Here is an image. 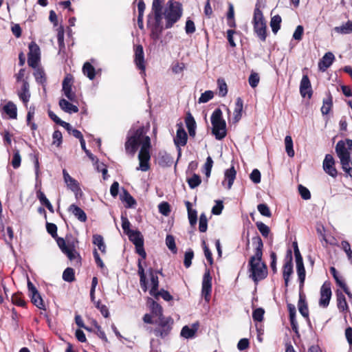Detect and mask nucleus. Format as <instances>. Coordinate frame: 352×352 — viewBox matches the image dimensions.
<instances>
[{"instance_id": "1", "label": "nucleus", "mask_w": 352, "mask_h": 352, "mask_svg": "<svg viewBox=\"0 0 352 352\" xmlns=\"http://www.w3.org/2000/svg\"><path fill=\"white\" fill-rule=\"evenodd\" d=\"M141 148L138 155L140 161L139 166L137 170L147 171L149 168L151 139L146 135V131L144 126L137 129H131L127 136L125 143V150L127 153L134 155L138 146Z\"/></svg>"}, {"instance_id": "2", "label": "nucleus", "mask_w": 352, "mask_h": 352, "mask_svg": "<svg viewBox=\"0 0 352 352\" xmlns=\"http://www.w3.org/2000/svg\"><path fill=\"white\" fill-rule=\"evenodd\" d=\"M253 243L255 245V252L249 261V271L250 277L257 283L267 276V270L265 264L261 261L263 247L261 239L259 236L254 238Z\"/></svg>"}, {"instance_id": "3", "label": "nucleus", "mask_w": 352, "mask_h": 352, "mask_svg": "<svg viewBox=\"0 0 352 352\" xmlns=\"http://www.w3.org/2000/svg\"><path fill=\"white\" fill-rule=\"evenodd\" d=\"M350 151H352L351 140H340L336 146V152L340 160L343 170L352 178V160Z\"/></svg>"}, {"instance_id": "4", "label": "nucleus", "mask_w": 352, "mask_h": 352, "mask_svg": "<svg viewBox=\"0 0 352 352\" xmlns=\"http://www.w3.org/2000/svg\"><path fill=\"white\" fill-rule=\"evenodd\" d=\"M183 14L182 5L173 0H169L166 3L164 11L162 12V19L166 21L165 28L169 29L177 23Z\"/></svg>"}, {"instance_id": "5", "label": "nucleus", "mask_w": 352, "mask_h": 352, "mask_svg": "<svg viewBox=\"0 0 352 352\" xmlns=\"http://www.w3.org/2000/svg\"><path fill=\"white\" fill-rule=\"evenodd\" d=\"M210 120L212 126V133L215 138L219 140L223 139L227 134L226 123L220 109H216L212 112Z\"/></svg>"}, {"instance_id": "6", "label": "nucleus", "mask_w": 352, "mask_h": 352, "mask_svg": "<svg viewBox=\"0 0 352 352\" xmlns=\"http://www.w3.org/2000/svg\"><path fill=\"white\" fill-rule=\"evenodd\" d=\"M253 25L254 30L258 37L262 41H265L267 37V25L263 15V12L258 8H256L254 9Z\"/></svg>"}, {"instance_id": "7", "label": "nucleus", "mask_w": 352, "mask_h": 352, "mask_svg": "<svg viewBox=\"0 0 352 352\" xmlns=\"http://www.w3.org/2000/svg\"><path fill=\"white\" fill-rule=\"evenodd\" d=\"M173 323V319L170 317L157 318L155 320L157 327L153 330L154 334L162 338L166 337L172 329Z\"/></svg>"}, {"instance_id": "8", "label": "nucleus", "mask_w": 352, "mask_h": 352, "mask_svg": "<svg viewBox=\"0 0 352 352\" xmlns=\"http://www.w3.org/2000/svg\"><path fill=\"white\" fill-rule=\"evenodd\" d=\"M56 241L60 249L67 255L70 261H73L77 264L80 263L79 254L76 250L73 243L65 241L63 238H58Z\"/></svg>"}, {"instance_id": "9", "label": "nucleus", "mask_w": 352, "mask_h": 352, "mask_svg": "<svg viewBox=\"0 0 352 352\" xmlns=\"http://www.w3.org/2000/svg\"><path fill=\"white\" fill-rule=\"evenodd\" d=\"M29 50L28 58V65L32 68H36L40 61V48L36 43L31 42L29 45Z\"/></svg>"}, {"instance_id": "10", "label": "nucleus", "mask_w": 352, "mask_h": 352, "mask_svg": "<svg viewBox=\"0 0 352 352\" xmlns=\"http://www.w3.org/2000/svg\"><path fill=\"white\" fill-rule=\"evenodd\" d=\"M28 288L32 303L40 309H45L43 300L36 288L30 280L28 282Z\"/></svg>"}, {"instance_id": "11", "label": "nucleus", "mask_w": 352, "mask_h": 352, "mask_svg": "<svg viewBox=\"0 0 352 352\" xmlns=\"http://www.w3.org/2000/svg\"><path fill=\"white\" fill-rule=\"evenodd\" d=\"M331 298V284L329 282H324L320 288V298L319 305L324 308L327 307Z\"/></svg>"}, {"instance_id": "12", "label": "nucleus", "mask_w": 352, "mask_h": 352, "mask_svg": "<svg viewBox=\"0 0 352 352\" xmlns=\"http://www.w3.org/2000/svg\"><path fill=\"white\" fill-rule=\"evenodd\" d=\"M212 291V276L210 271L206 270L204 273L202 280L201 294L206 301L210 300V294Z\"/></svg>"}, {"instance_id": "13", "label": "nucleus", "mask_w": 352, "mask_h": 352, "mask_svg": "<svg viewBox=\"0 0 352 352\" xmlns=\"http://www.w3.org/2000/svg\"><path fill=\"white\" fill-rule=\"evenodd\" d=\"M176 136L174 138V143L178 148V155L181 156V146L186 144L188 135L182 125L177 124Z\"/></svg>"}, {"instance_id": "14", "label": "nucleus", "mask_w": 352, "mask_h": 352, "mask_svg": "<svg viewBox=\"0 0 352 352\" xmlns=\"http://www.w3.org/2000/svg\"><path fill=\"white\" fill-rule=\"evenodd\" d=\"M73 85V77L70 74H67L63 81L62 91L68 100L74 101L76 99V94L72 91V87Z\"/></svg>"}, {"instance_id": "15", "label": "nucleus", "mask_w": 352, "mask_h": 352, "mask_svg": "<svg viewBox=\"0 0 352 352\" xmlns=\"http://www.w3.org/2000/svg\"><path fill=\"white\" fill-rule=\"evenodd\" d=\"M134 61L137 67L142 71L141 74L145 75V62L144 50L142 45H139L135 48Z\"/></svg>"}, {"instance_id": "16", "label": "nucleus", "mask_w": 352, "mask_h": 352, "mask_svg": "<svg viewBox=\"0 0 352 352\" xmlns=\"http://www.w3.org/2000/svg\"><path fill=\"white\" fill-rule=\"evenodd\" d=\"M287 257H289L288 260L285 261L283 265V276L285 281V285L286 287L288 286L290 276L293 273V264H292V251L289 250L287 251Z\"/></svg>"}, {"instance_id": "17", "label": "nucleus", "mask_w": 352, "mask_h": 352, "mask_svg": "<svg viewBox=\"0 0 352 352\" xmlns=\"http://www.w3.org/2000/svg\"><path fill=\"white\" fill-rule=\"evenodd\" d=\"M335 161L333 156L330 154L326 155L323 161L324 170L330 176L335 177L337 175V170L334 167Z\"/></svg>"}, {"instance_id": "18", "label": "nucleus", "mask_w": 352, "mask_h": 352, "mask_svg": "<svg viewBox=\"0 0 352 352\" xmlns=\"http://www.w3.org/2000/svg\"><path fill=\"white\" fill-rule=\"evenodd\" d=\"M18 96L23 102L25 107H28V103L30 99V85L27 80H23L21 88L18 91Z\"/></svg>"}, {"instance_id": "19", "label": "nucleus", "mask_w": 352, "mask_h": 352, "mask_svg": "<svg viewBox=\"0 0 352 352\" xmlns=\"http://www.w3.org/2000/svg\"><path fill=\"white\" fill-rule=\"evenodd\" d=\"M300 93L302 97L311 98L312 95L311 85L310 80L307 75H304L300 84Z\"/></svg>"}, {"instance_id": "20", "label": "nucleus", "mask_w": 352, "mask_h": 352, "mask_svg": "<svg viewBox=\"0 0 352 352\" xmlns=\"http://www.w3.org/2000/svg\"><path fill=\"white\" fill-rule=\"evenodd\" d=\"M63 179L64 182L66 184L67 188L70 189L74 193H77L80 191V188L79 187V184L73 177H72L69 174L67 173L66 170H63Z\"/></svg>"}, {"instance_id": "21", "label": "nucleus", "mask_w": 352, "mask_h": 352, "mask_svg": "<svg viewBox=\"0 0 352 352\" xmlns=\"http://www.w3.org/2000/svg\"><path fill=\"white\" fill-rule=\"evenodd\" d=\"M335 56L332 52H327L318 63V68L322 72H325L333 63Z\"/></svg>"}, {"instance_id": "22", "label": "nucleus", "mask_w": 352, "mask_h": 352, "mask_svg": "<svg viewBox=\"0 0 352 352\" xmlns=\"http://www.w3.org/2000/svg\"><path fill=\"white\" fill-rule=\"evenodd\" d=\"M236 172L234 166L226 170L224 173V180L222 182L223 186H226L228 189H230L236 178Z\"/></svg>"}, {"instance_id": "23", "label": "nucleus", "mask_w": 352, "mask_h": 352, "mask_svg": "<svg viewBox=\"0 0 352 352\" xmlns=\"http://www.w3.org/2000/svg\"><path fill=\"white\" fill-rule=\"evenodd\" d=\"M199 329V323H193L190 327L186 325L182 329L180 335L186 339L193 338Z\"/></svg>"}, {"instance_id": "24", "label": "nucleus", "mask_w": 352, "mask_h": 352, "mask_svg": "<svg viewBox=\"0 0 352 352\" xmlns=\"http://www.w3.org/2000/svg\"><path fill=\"white\" fill-rule=\"evenodd\" d=\"M164 0H153L152 4V10L154 13V17L157 25H160L162 19V4Z\"/></svg>"}, {"instance_id": "25", "label": "nucleus", "mask_w": 352, "mask_h": 352, "mask_svg": "<svg viewBox=\"0 0 352 352\" xmlns=\"http://www.w3.org/2000/svg\"><path fill=\"white\" fill-rule=\"evenodd\" d=\"M157 272H153L152 270H150V279L151 288L150 289V294L155 297H157L159 294L158 292V286H159V280L158 277L157 276Z\"/></svg>"}, {"instance_id": "26", "label": "nucleus", "mask_w": 352, "mask_h": 352, "mask_svg": "<svg viewBox=\"0 0 352 352\" xmlns=\"http://www.w3.org/2000/svg\"><path fill=\"white\" fill-rule=\"evenodd\" d=\"M69 212L75 216L80 221L85 222L87 221V214L80 207L75 204H72L69 207Z\"/></svg>"}, {"instance_id": "27", "label": "nucleus", "mask_w": 352, "mask_h": 352, "mask_svg": "<svg viewBox=\"0 0 352 352\" xmlns=\"http://www.w3.org/2000/svg\"><path fill=\"white\" fill-rule=\"evenodd\" d=\"M3 111L10 119H16L17 118V107L13 102H8L3 107Z\"/></svg>"}, {"instance_id": "28", "label": "nucleus", "mask_w": 352, "mask_h": 352, "mask_svg": "<svg viewBox=\"0 0 352 352\" xmlns=\"http://www.w3.org/2000/svg\"><path fill=\"white\" fill-rule=\"evenodd\" d=\"M59 106L65 112L69 113H77L78 111L77 106L72 104L69 101L63 98L59 100Z\"/></svg>"}, {"instance_id": "29", "label": "nucleus", "mask_w": 352, "mask_h": 352, "mask_svg": "<svg viewBox=\"0 0 352 352\" xmlns=\"http://www.w3.org/2000/svg\"><path fill=\"white\" fill-rule=\"evenodd\" d=\"M289 314V320L292 328L293 331H294L296 333L298 332V322L296 319V307L294 305L288 304L287 305Z\"/></svg>"}, {"instance_id": "30", "label": "nucleus", "mask_w": 352, "mask_h": 352, "mask_svg": "<svg viewBox=\"0 0 352 352\" xmlns=\"http://www.w3.org/2000/svg\"><path fill=\"white\" fill-rule=\"evenodd\" d=\"M243 107V102L241 98H237L235 103V108L234 111V122H238L241 118L242 111Z\"/></svg>"}, {"instance_id": "31", "label": "nucleus", "mask_w": 352, "mask_h": 352, "mask_svg": "<svg viewBox=\"0 0 352 352\" xmlns=\"http://www.w3.org/2000/svg\"><path fill=\"white\" fill-rule=\"evenodd\" d=\"M186 124L188 131V133L190 136L195 137V129H196V122L195 119L191 116V114H188L186 118Z\"/></svg>"}, {"instance_id": "32", "label": "nucleus", "mask_w": 352, "mask_h": 352, "mask_svg": "<svg viewBox=\"0 0 352 352\" xmlns=\"http://www.w3.org/2000/svg\"><path fill=\"white\" fill-rule=\"evenodd\" d=\"M129 240L135 245L144 244V239L140 232L133 230L128 235Z\"/></svg>"}, {"instance_id": "33", "label": "nucleus", "mask_w": 352, "mask_h": 352, "mask_svg": "<svg viewBox=\"0 0 352 352\" xmlns=\"http://www.w3.org/2000/svg\"><path fill=\"white\" fill-rule=\"evenodd\" d=\"M336 296L338 308L339 310L341 311H346L348 309V305L344 295L341 292L338 291Z\"/></svg>"}, {"instance_id": "34", "label": "nucleus", "mask_w": 352, "mask_h": 352, "mask_svg": "<svg viewBox=\"0 0 352 352\" xmlns=\"http://www.w3.org/2000/svg\"><path fill=\"white\" fill-rule=\"evenodd\" d=\"M83 74L90 80L94 79L96 76V70L89 62H86L82 67Z\"/></svg>"}, {"instance_id": "35", "label": "nucleus", "mask_w": 352, "mask_h": 352, "mask_svg": "<svg viewBox=\"0 0 352 352\" xmlns=\"http://www.w3.org/2000/svg\"><path fill=\"white\" fill-rule=\"evenodd\" d=\"M35 113V107L32 105L29 107L28 114H27V124L31 128L32 131H36L37 129V125L32 122V120L34 118Z\"/></svg>"}, {"instance_id": "36", "label": "nucleus", "mask_w": 352, "mask_h": 352, "mask_svg": "<svg viewBox=\"0 0 352 352\" xmlns=\"http://www.w3.org/2000/svg\"><path fill=\"white\" fill-rule=\"evenodd\" d=\"M298 306V310H299V312L300 313V314L304 318H308L309 310H308L307 305L301 294H300Z\"/></svg>"}, {"instance_id": "37", "label": "nucleus", "mask_w": 352, "mask_h": 352, "mask_svg": "<svg viewBox=\"0 0 352 352\" xmlns=\"http://www.w3.org/2000/svg\"><path fill=\"white\" fill-rule=\"evenodd\" d=\"M334 30L339 34H350L352 32V21H349L340 26L336 27Z\"/></svg>"}, {"instance_id": "38", "label": "nucleus", "mask_w": 352, "mask_h": 352, "mask_svg": "<svg viewBox=\"0 0 352 352\" xmlns=\"http://www.w3.org/2000/svg\"><path fill=\"white\" fill-rule=\"evenodd\" d=\"M296 270L300 282V289H302L305 280V270L303 263L296 264Z\"/></svg>"}, {"instance_id": "39", "label": "nucleus", "mask_w": 352, "mask_h": 352, "mask_svg": "<svg viewBox=\"0 0 352 352\" xmlns=\"http://www.w3.org/2000/svg\"><path fill=\"white\" fill-rule=\"evenodd\" d=\"M35 71L34 72V76L35 77L36 81L42 85L43 86H45L46 83V78H45V74L44 71L38 67L34 68Z\"/></svg>"}, {"instance_id": "40", "label": "nucleus", "mask_w": 352, "mask_h": 352, "mask_svg": "<svg viewBox=\"0 0 352 352\" xmlns=\"http://www.w3.org/2000/svg\"><path fill=\"white\" fill-rule=\"evenodd\" d=\"M93 243L96 245L98 249L102 252H106V245L104 243L103 237L100 234H94L93 236Z\"/></svg>"}, {"instance_id": "41", "label": "nucleus", "mask_w": 352, "mask_h": 352, "mask_svg": "<svg viewBox=\"0 0 352 352\" xmlns=\"http://www.w3.org/2000/svg\"><path fill=\"white\" fill-rule=\"evenodd\" d=\"M121 200L126 204V207L127 208H131L136 204L133 197L125 190H123V193L121 195Z\"/></svg>"}, {"instance_id": "42", "label": "nucleus", "mask_w": 352, "mask_h": 352, "mask_svg": "<svg viewBox=\"0 0 352 352\" xmlns=\"http://www.w3.org/2000/svg\"><path fill=\"white\" fill-rule=\"evenodd\" d=\"M281 17L279 15H275L271 19L270 26L274 34H276L280 28Z\"/></svg>"}, {"instance_id": "43", "label": "nucleus", "mask_w": 352, "mask_h": 352, "mask_svg": "<svg viewBox=\"0 0 352 352\" xmlns=\"http://www.w3.org/2000/svg\"><path fill=\"white\" fill-rule=\"evenodd\" d=\"M285 151L289 157H294V151L293 149V141L290 135H287L285 138Z\"/></svg>"}, {"instance_id": "44", "label": "nucleus", "mask_w": 352, "mask_h": 352, "mask_svg": "<svg viewBox=\"0 0 352 352\" xmlns=\"http://www.w3.org/2000/svg\"><path fill=\"white\" fill-rule=\"evenodd\" d=\"M63 279L69 283L74 281L75 279L74 270L71 267L66 268L63 273Z\"/></svg>"}, {"instance_id": "45", "label": "nucleus", "mask_w": 352, "mask_h": 352, "mask_svg": "<svg viewBox=\"0 0 352 352\" xmlns=\"http://www.w3.org/2000/svg\"><path fill=\"white\" fill-rule=\"evenodd\" d=\"M151 309L153 315L157 317V318H164L162 315V307L158 303L153 301Z\"/></svg>"}, {"instance_id": "46", "label": "nucleus", "mask_w": 352, "mask_h": 352, "mask_svg": "<svg viewBox=\"0 0 352 352\" xmlns=\"http://www.w3.org/2000/svg\"><path fill=\"white\" fill-rule=\"evenodd\" d=\"M166 245L173 253L177 252V250L175 245V238L173 235L168 234L166 236Z\"/></svg>"}, {"instance_id": "47", "label": "nucleus", "mask_w": 352, "mask_h": 352, "mask_svg": "<svg viewBox=\"0 0 352 352\" xmlns=\"http://www.w3.org/2000/svg\"><path fill=\"white\" fill-rule=\"evenodd\" d=\"M217 85L219 89V95L221 97H224L228 93L227 84L223 79H218Z\"/></svg>"}, {"instance_id": "48", "label": "nucleus", "mask_w": 352, "mask_h": 352, "mask_svg": "<svg viewBox=\"0 0 352 352\" xmlns=\"http://www.w3.org/2000/svg\"><path fill=\"white\" fill-rule=\"evenodd\" d=\"M330 272H331L332 276H333V278L336 282V284L340 287H344L346 283H345L344 280L342 279V278L338 275L336 268L334 267H331L330 268Z\"/></svg>"}, {"instance_id": "49", "label": "nucleus", "mask_w": 352, "mask_h": 352, "mask_svg": "<svg viewBox=\"0 0 352 352\" xmlns=\"http://www.w3.org/2000/svg\"><path fill=\"white\" fill-rule=\"evenodd\" d=\"M188 184L190 188H195L201 184V178L197 175L194 174L190 178L187 179Z\"/></svg>"}, {"instance_id": "50", "label": "nucleus", "mask_w": 352, "mask_h": 352, "mask_svg": "<svg viewBox=\"0 0 352 352\" xmlns=\"http://www.w3.org/2000/svg\"><path fill=\"white\" fill-rule=\"evenodd\" d=\"M208 228V220L204 213L201 214L199 217V230L201 232H205Z\"/></svg>"}, {"instance_id": "51", "label": "nucleus", "mask_w": 352, "mask_h": 352, "mask_svg": "<svg viewBox=\"0 0 352 352\" xmlns=\"http://www.w3.org/2000/svg\"><path fill=\"white\" fill-rule=\"evenodd\" d=\"M256 224L261 234L264 237H267L270 232V228L263 222H257Z\"/></svg>"}, {"instance_id": "52", "label": "nucleus", "mask_w": 352, "mask_h": 352, "mask_svg": "<svg viewBox=\"0 0 352 352\" xmlns=\"http://www.w3.org/2000/svg\"><path fill=\"white\" fill-rule=\"evenodd\" d=\"M214 97V93L212 91H206L204 93L201 94V96L199 98V103H206L212 99Z\"/></svg>"}, {"instance_id": "53", "label": "nucleus", "mask_w": 352, "mask_h": 352, "mask_svg": "<svg viewBox=\"0 0 352 352\" xmlns=\"http://www.w3.org/2000/svg\"><path fill=\"white\" fill-rule=\"evenodd\" d=\"M341 248L346 253L349 260H350L352 262V250H351L349 243L347 241H342L341 242Z\"/></svg>"}, {"instance_id": "54", "label": "nucleus", "mask_w": 352, "mask_h": 352, "mask_svg": "<svg viewBox=\"0 0 352 352\" xmlns=\"http://www.w3.org/2000/svg\"><path fill=\"white\" fill-rule=\"evenodd\" d=\"M194 253L193 251L190 249L185 252L184 264L186 268H188L192 263V259L193 258Z\"/></svg>"}, {"instance_id": "55", "label": "nucleus", "mask_w": 352, "mask_h": 352, "mask_svg": "<svg viewBox=\"0 0 352 352\" xmlns=\"http://www.w3.org/2000/svg\"><path fill=\"white\" fill-rule=\"evenodd\" d=\"M121 220H122V228L124 230V232L126 235H128L129 233H131V232L133 231V230L130 229L131 223L129 221V219L126 217H124V216L121 217Z\"/></svg>"}, {"instance_id": "56", "label": "nucleus", "mask_w": 352, "mask_h": 352, "mask_svg": "<svg viewBox=\"0 0 352 352\" xmlns=\"http://www.w3.org/2000/svg\"><path fill=\"white\" fill-rule=\"evenodd\" d=\"M257 209L258 212L261 213V214H262L263 216L267 217H270L272 216V213L270 212L269 207L265 204H258L257 206Z\"/></svg>"}, {"instance_id": "57", "label": "nucleus", "mask_w": 352, "mask_h": 352, "mask_svg": "<svg viewBox=\"0 0 352 352\" xmlns=\"http://www.w3.org/2000/svg\"><path fill=\"white\" fill-rule=\"evenodd\" d=\"M159 158L160 164L168 165L172 163L171 156L165 152H160L159 153Z\"/></svg>"}, {"instance_id": "58", "label": "nucleus", "mask_w": 352, "mask_h": 352, "mask_svg": "<svg viewBox=\"0 0 352 352\" xmlns=\"http://www.w3.org/2000/svg\"><path fill=\"white\" fill-rule=\"evenodd\" d=\"M331 107H332L331 99L329 98H327V100H324L323 101V104L321 107L322 113L323 115L328 114L331 110Z\"/></svg>"}, {"instance_id": "59", "label": "nucleus", "mask_w": 352, "mask_h": 352, "mask_svg": "<svg viewBox=\"0 0 352 352\" xmlns=\"http://www.w3.org/2000/svg\"><path fill=\"white\" fill-rule=\"evenodd\" d=\"M259 80L260 78L258 74L254 72L251 73L250 76H249L248 82L252 88L257 87Z\"/></svg>"}, {"instance_id": "60", "label": "nucleus", "mask_w": 352, "mask_h": 352, "mask_svg": "<svg viewBox=\"0 0 352 352\" xmlns=\"http://www.w3.org/2000/svg\"><path fill=\"white\" fill-rule=\"evenodd\" d=\"M265 311L262 308L256 309L252 314V318L254 321L261 322L263 319Z\"/></svg>"}, {"instance_id": "61", "label": "nucleus", "mask_w": 352, "mask_h": 352, "mask_svg": "<svg viewBox=\"0 0 352 352\" xmlns=\"http://www.w3.org/2000/svg\"><path fill=\"white\" fill-rule=\"evenodd\" d=\"M21 157L19 151H16L14 153L12 160V165L14 168H18L21 165Z\"/></svg>"}, {"instance_id": "62", "label": "nucleus", "mask_w": 352, "mask_h": 352, "mask_svg": "<svg viewBox=\"0 0 352 352\" xmlns=\"http://www.w3.org/2000/svg\"><path fill=\"white\" fill-rule=\"evenodd\" d=\"M184 63L179 62L173 63L171 67L172 72L175 74L182 73L184 71Z\"/></svg>"}, {"instance_id": "63", "label": "nucleus", "mask_w": 352, "mask_h": 352, "mask_svg": "<svg viewBox=\"0 0 352 352\" xmlns=\"http://www.w3.org/2000/svg\"><path fill=\"white\" fill-rule=\"evenodd\" d=\"M298 190H299V193H300L301 197L303 199L307 200V199H309L311 198L310 192H309V190L306 187H305V186H303L302 185H299Z\"/></svg>"}, {"instance_id": "64", "label": "nucleus", "mask_w": 352, "mask_h": 352, "mask_svg": "<svg viewBox=\"0 0 352 352\" xmlns=\"http://www.w3.org/2000/svg\"><path fill=\"white\" fill-rule=\"evenodd\" d=\"M12 302L13 304L19 307H24L25 305V300L21 298V296L19 294H13L12 296Z\"/></svg>"}]
</instances>
